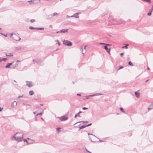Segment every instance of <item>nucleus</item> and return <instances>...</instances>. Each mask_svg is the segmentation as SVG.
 Instances as JSON below:
<instances>
[{
	"mask_svg": "<svg viewBox=\"0 0 153 153\" xmlns=\"http://www.w3.org/2000/svg\"><path fill=\"white\" fill-rule=\"evenodd\" d=\"M23 135L24 134H22L17 133L15 134V135L13 136V138H14L17 141L20 142L22 141L23 137Z\"/></svg>",
	"mask_w": 153,
	"mask_h": 153,
	"instance_id": "obj_1",
	"label": "nucleus"
},
{
	"mask_svg": "<svg viewBox=\"0 0 153 153\" xmlns=\"http://www.w3.org/2000/svg\"><path fill=\"white\" fill-rule=\"evenodd\" d=\"M10 37L13 38L14 40L17 41H19L21 40V38L15 34L11 33Z\"/></svg>",
	"mask_w": 153,
	"mask_h": 153,
	"instance_id": "obj_2",
	"label": "nucleus"
},
{
	"mask_svg": "<svg viewBox=\"0 0 153 153\" xmlns=\"http://www.w3.org/2000/svg\"><path fill=\"white\" fill-rule=\"evenodd\" d=\"M63 42L64 44L69 46H71L72 45V42L68 40H64Z\"/></svg>",
	"mask_w": 153,
	"mask_h": 153,
	"instance_id": "obj_3",
	"label": "nucleus"
},
{
	"mask_svg": "<svg viewBox=\"0 0 153 153\" xmlns=\"http://www.w3.org/2000/svg\"><path fill=\"white\" fill-rule=\"evenodd\" d=\"M58 118L62 121L66 120L68 119V117L65 115L59 117Z\"/></svg>",
	"mask_w": 153,
	"mask_h": 153,
	"instance_id": "obj_4",
	"label": "nucleus"
},
{
	"mask_svg": "<svg viewBox=\"0 0 153 153\" xmlns=\"http://www.w3.org/2000/svg\"><path fill=\"white\" fill-rule=\"evenodd\" d=\"M17 105L16 102L14 101L11 104V106L12 108H15Z\"/></svg>",
	"mask_w": 153,
	"mask_h": 153,
	"instance_id": "obj_5",
	"label": "nucleus"
},
{
	"mask_svg": "<svg viewBox=\"0 0 153 153\" xmlns=\"http://www.w3.org/2000/svg\"><path fill=\"white\" fill-rule=\"evenodd\" d=\"M27 85L29 87H31L33 86V85L31 82L26 81Z\"/></svg>",
	"mask_w": 153,
	"mask_h": 153,
	"instance_id": "obj_6",
	"label": "nucleus"
},
{
	"mask_svg": "<svg viewBox=\"0 0 153 153\" xmlns=\"http://www.w3.org/2000/svg\"><path fill=\"white\" fill-rule=\"evenodd\" d=\"M153 10V5L152 6V8L150 9L149 11V13H148L147 14V15L148 16H150L151 15L152 12Z\"/></svg>",
	"mask_w": 153,
	"mask_h": 153,
	"instance_id": "obj_7",
	"label": "nucleus"
},
{
	"mask_svg": "<svg viewBox=\"0 0 153 153\" xmlns=\"http://www.w3.org/2000/svg\"><path fill=\"white\" fill-rule=\"evenodd\" d=\"M68 30V29H63L60 30L59 31V32H60V33H66V32H67Z\"/></svg>",
	"mask_w": 153,
	"mask_h": 153,
	"instance_id": "obj_8",
	"label": "nucleus"
},
{
	"mask_svg": "<svg viewBox=\"0 0 153 153\" xmlns=\"http://www.w3.org/2000/svg\"><path fill=\"white\" fill-rule=\"evenodd\" d=\"M86 46H85V47H84V49L85 50V51H83V47H82V46H81V47H80V49H81V50H82V53L83 54H84V53H85V52H86V50H85V48H86Z\"/></svg>",
	"mask_w": 153,
	"mask_h": 153,
	"instance_id": "obj_9",
	"label": "nucleus"
},
{
	"mask_svg": "<svg viewBox=\"0 0 153 153\" xmlns=\"http://www.w3.org/2000/svg\"><path fill=\"white\" fill-rule=\"evenodd\" d=\"M105 49L106 50V51L108 53H110V48H108L107 46H104Z\"/></svg>",
	"mask_w": 153,
	"mask_h": 153,
	"instance_id": "obj_10",
	"label": "nucleus"
},
{
	"mask_svg": "<svg viewBox=\"0 0 153 153\" xmlns=\"http://www.w3.org/2000/svg\"><path fill=\"white\" fill-rule=\"evenodd\" d=\"M102 94L100 93H96L95 94H94L93 95H89L88 96V97H93V96H97L98 95H102Z\"/></svg>",
	"mask_w": 153,
	"mask_h": 153,
	"instance_id": "obj_11",
	"label": "nucleus"
},
{
	"mask_svg": "<svg viewBox=\"0 0 153 153\" xmlns=\"http://www.w3.org/2000/svg\"><path fill=\"white\" fill-rule=\"evenodd\" d=\"M33 4H36L39 3L40 2V0H33Z\"/></svg>",
	"mask_w": 153,
	"mask_h": 153,
	"instance_id": "obj_12",
	"label": "nucleus"
},
{
	"mask_svg": "<svg viewBox=\"0 0 153 153\" xmlns=\"http://www.w3.org/2000/svg\"><path fill=\"white\" fill-rule=\"evenodd\" d=\"M135 94L136 97H137L139 98L140 97V93H138L136 91L135 92Z\"/></svg>",
	"mask_w": 153,
	"mask_h": 153,
	"instance_id": "obj_13",
	"label": "nucleus"
},
{
	"mask_svg": "<svg viewBox=\"0 0 153 153\" xmlns=\"http://www.w3.org/2000/svg\"><path fill=\"white\" fill-rule=\"evenodd\" d=\"M149 110H151L153 109V103L151 104L149 106L148 108Z\"/></svg>",
	"mask_w": 153,
	"mask_h": 153,
	"instance_id": "obj_14",
	"label": "nucleus"
},
{
	"mask_svg": "<svg viewBox=\"0 0 153 153\" xmlns=\"http://www.w3.org/2000/svg\"><path fill=\"white\" fill-rule=\"evenodd\" d=\"M71 17H75L76 18H79V16H78L75 13L74 14V15L71 16Z\"/></svg>",
	"mask_w": 153,
	"mask_h": 153,
	"instance_id": "obj_15",
	"label": "nucleus"
},
{
	"mask_svg": "<svg viewBox=\"0 0 153 153\" xmlns=\"http://www.w3.org/2000/svg\"><path fill=\"white\" fill-rule=\"evenodd\" d=\"M6 56H13V55L11 53H6Z\"/></svg>",
	"mask_w": 153,
	"mask_h": 153,
	"instance_id": "obj_16",
	"label": "nucleus"
},
{
	"mask_svg": "<svg viewBox=\"0 0 153 153\" xmlns=\"http://www.w3.org/2000/svg\"><path fill=\"white\" fill-rule=\"evenodd\" d=\"M85 127H86V126H85V125H82V126H80L79 127V130H80L82 128H85Z\"/></svg>",
	"mask_w": 153,
	"mask_h": 153,
	"instance_id": "obj_17",
	"label": "nucleus"
},
{
	"mask_svg": "<svg viewBox=\"0 0 153 153\" xmlns=\"http://www.w3.org/2000/svg\"><path fill=\"white\" fill-rule=\"evenodd\" d=\"M81 122H83V123H87L88 122L87 121H79V122H78L76 123H75L74 124V126L76 127V126H75V125H76V124H77V123H80Z\"/></svg>",
	"mask_w": 153,
	"mask_h": 153,
	"instance_id": "obj_18",
	"label": "nucleus"
},
{
	"mask_svg": "<svg viewBox=\"0 0 153 153\" xmlns=\"http://www.w3.org/2000/svg\"><path fill=\"white\" fill-rule=\"evenodd\" d=\"M18 66V64H17V63H16L14 65H13V66H12V68H15L16 67H17V66Z\"/></svg>",
	"mask_w": 153,
	"mask_h": 153,
	"instance_id": "obj_19",
	"label": "nucleus"
},
{
	"mask_svg": "<svg viewBox=\"0 0 153 153\" xmlns=\"http://www.w3.org/2000/svg\"><path fill=\"white\" fill-rule=\"evenodd\" d=\"M37 27H35L32 26H30L29 28L30 29L35 30L37 29Z\"/></svg>",
	"mask_w": 153,
	"mask_h": 153,
	"instance_id": "obj_20",
	"label": "nucleus"
},
{
	"mask_svg": "<svg viewBox=\"0 0 153 153\" xmlns=\"http://www.w3.org/2000/svg\"><path fill=\"white\" fill-rule=\"evenodd\" d=\"M34 92L33 91H29V94L30 95H32L33 94Z\"/></svg>",
	"mask_w": 153,
	"mask_h": 153,
	"instance_id": "obj_21",
	"label": "nucleus"
},
{
	"mask_svg": "<svg viewBox=\"0 0 153 153\" xmlns=\"http://www.w3.org/2000/svg\"><path fill=\"white\" fill-rule=\"evenodd\" d=\"M120 110L121 111L123 112L124 113H125V111H124L123 109L122 108H120Z\"/></svg>",
	"mask_w": 153,
	"mask_h": 153,
	"instance_id": "obj_22",
	"label": "nucleus"
},
{
	"mask_svg": "<svg viewBox=\"0 0 153 153\" xmlns=\"http://www.w3.org/2000/svg\"><path fill=\"white\" fill-rule=\"evenodd\" d=\"M120 22L117 23V24H120L122 23L123 22V19H120Z\"/></svg>",
	"mask_w": 153,
	"mask_h": 153,
	"instance_id": "obj_23",
	"label": "nucleus"
},
{
	"mask_svg": "<svg viewBox=\"0 0 153 153\" xmlns=\"http://www.w3.org/2000/svg\"><path fill=\"white\" fill-rule=\"evenodd\" d=\"M80 117L79 114L78 113L77 114H76V115H75L74 117H75V118H76V117Z\"/></svg>",
	"mask_w": 153,
	"mask_h": 153,
	"instance_id": "obj_24",
	"label": "nucleus"
},
{
	"mask_svg": "<svg viewBox=\"0 0 153 153\" xmlns=\"http://www.w3.org/2000/svg\"><path fill=\"white\" fill-rule=\"evenodd\" d=\"M5 67L6 68H10V66L9 65V64L8 63L7 64V65L5 66Z\"/></svg>",
	"mask_w": 153,
	"mask_h": 153,
	"instance_id": "obj_25",
	"label": "nucleus"
},
{
	"mask_svg": "<svg viewBox=\"0 0 153 153\" xmlns=\"http://www.w3.org/2000/svg\"><path fill=\"white\" fill-rule=\"evenodd\" d=\"M128 65H131V66H133L134 65H133V64L132 63V62L130 61L128 62Z\"/></svg>",
	"mask_w": 153,
	"mask_h": 153,
	"instance_id": "obj_26",
	"label": "nucleus"
},
{
	"mask_svg": "<svg viewBox=\"0 0 153 153\" xmlns=\"http://www.w3.org/2000/svg\"><path fill=\"white\" fill-rule=\"evenodd\" d=\"M37 30H44V28L43 27H37Z\"/></svg>",
	"mask_w": 153,
	"mask_h": 153,
	"instance_id": "obj_27",
	"label": "nucleus"
},
{
	"mask_svg": "<svg viewBox=\"0 0 153 153\" xmlns=\"http://www.w3.org/2000/svg\"><path fill=\"white\" fill-rule=\"evenodd\" d=\"M58 15V14L56 13H53V16H56L57 15Z\"/></svg>",
	"mask_w": 153,
	"mask_h": 153,
	"instance_id": "obj_28",
	"label": "nucleus"
},
{
	"mask_svg": "<svg viewBox=\"0 0 153 153\" xmlns=\"http://www.w3.org/2000/svg\"><path fill=\"white\" fill-rule=\"evenodd\" d=\"M143 1H146L147 2L150 3L151 2L150 0H142Z\"/></svg>",
	"mask_w": 153,
	"mask_h": 153,
	"instance_id": "obj_29",
	"label": "nucleus"
},
{
	"mask_svg": "<svg viewBox=\"0 0 153 153\" xmlns=\"http://www.w3.org/2000/svg\"><path fill=\"white\" fill-rule=\"evenodd\" d=\"M53 16L52 14L48 16V17L49 18H52Z\"/></svg>",
	"mask_w": 153,
	"mask_h": 153,
	"instance_id": "obj_30",
	"label": "nucleus"
},
{
	"mask_svg": "<svg viewBox=\"0 0 153 153\" xmlns=\"http://www.w3.org/2000/svg\"><path fill=\"white\" fill-rule=\"evenodd\" d=\"M30 21L31 22H33L35 21V20L34 19H32L30 20Z\"/></svg>",
	"mask_w": 153,
	"mask_h": 153,
	"instance_id": "obj_31",
	"label": "nucleus"
},
{
	"mask_svg": "<svg viewBox=\"0 0 153 153\" xmlns=\"http://www.w3.org/2000/svg\"><path fill=\"white\" fill-rule=\"evenodd\" d=\"M14 63V62H13L12 63H8L9 64V65L10 66L12 65Z\"/></svg>",
	"mask_w": 153,
	"mask_h": 153,
	"instance_id": "obj_32",
	"label": "nucleus"
},
{
	"mask_svg": "<svg viewBox=\"0 0 153 153\" xmlns=\"http://www.w3.org/2000/svg\"><path fill=\"white\" fill-rule=\"evenodd\" d=\"M2 59V61H5L7 60V59L6 58H4Z\"/></svg>",
	"mask_w": 153,
	"mask_h": 153,
	"instance_id": "obj_33",
	"label": "nucleus"
},
{
	"mask_svg": "<svg viewBox=\"0 0 153 153\" xmlns=\"http://www.w3.org/2000/svg\"><path fill=\"white\" fill-rule=\"evenodd\" d=\"M91 125H92V123H91L88 125H85V126H86V127H87V126H91Z\"/></svg>",
	"mask_w": 153,
	"mask_h": 153,
	"instance_id": "obj_34",
	"label": "nucleus"
},
{
	"mask_svg": "<svg viewBox=\"0 0 153 153\" xmlns=\"http://www.w3.org/2000/svg\"><path fill=\"white\" fill-rule=\"evenodd\" d=\"M82 109L84 110H85L88 109V108H87L83 107L82 108Z\"/></svg>",
	"mask_w": 153,
	"mask_h": 153,
	"instance_id": "obj_35",
	"label": "nucleus"
},
{
	"mask_svg": "<svg viewBox=\"0 0 153 153\" xmlns=\"http://www.w3.org/2000/svg\"><path fill=\"white\" fill-rule=\"evenodd\" d=\"M123 68V66H121L119 67V68L118 70L120 69H122V68Z\"/></svg>",
	"mask_w": 153,
	"mask_h": 153,
	"instance_id": "obj_36",
	"label": "nucleus"
},
{
	"mask_svg": "<svg viewBox=\"0 0 153 153\" xmlns=\"http://www.w3.org/2000/svg\"><path fill=\"white\" fill-rule=\"evenodd\" d=\"M128 45V44L126 45L125 46V47L126 49H127L128 48L127 46Z\"/></svg>",
	"mask_w": 153,
	"mask_h": 153,
	"instance_id": "obj_37",
	"label": "nucleus"
},
{
	"mask_svg": "<svg viewBox=\"0 0 153 153\" xmlns=\"http://www.w3.org/2000/svg\"><path fill=\"white\" fill-rule=\"evenodd\" d=\"M100 44L102 45H105V43H100Z\"/></svg>",
	"mask_w": 153,
	"mask_h": 153,
	"instance_id": "obj_38",
	"label": "nucleus"
},
{
	"mask_svg": "<svg viewBox=\"0 0 153 153\" xmlns=\"http://www.w3.org/2000/svg\"><path fill=\"white\" fill-rule=\"evenodd\" d=\"M88 135H90H90H92V136H94V137H96L97 138V137H96L95 135H94V134H90L88 133Z\"/></svg>",
	"mask_w": 153,
	"mask_h": 153,
	"instance_id": "obj_39",
	"label": "nucleus"
},
{
	"mask_svg": "<svg viewBox=\"0 0 153 153\" xmlns=\"http://www.w3.org/2000/svg\"><path fill=\"white\" fill-rule=\"evenodd\" d=\"M33 0H31L30 1H28V2H32V3L33 4V1H33Z\"/></svg>",
	"mask_w": 153,
	"mask_h": 153,
	"instance_id": "obj_40",
	"label": "nucleus"
},
{
	"mask_svg": "<svg viewBox=\"0 0 153 153\" xmlns=\"http://www.w3.org/2000/svg\"><path fill=\"white\" fill-rule=\"evenodd\" d=\"M56 41L57 42V43L59 45H60V44L59 42V41H58V40H57Z\"/></svg>",
	"mask_w": 153,
	"mask_h": 153,
	"instance_id": "obj_41",
	"label": "nucleus"
},
{
	"mask_svg": "<svg viewBox=\"0 0 153 153\" xmlns=\"http://www.w3.org/2000/svg\"><path fill=\"white\" fill-rule=\"evenodd\" d=\"M123 53H121L120 55L122 57H123Z\"/></svg>",
	"mask_w": 153,
	"mask_h": 153,
	"instance_id": "obj_42",
	"label": "nucleus"
},
{
	"mask_svg": "<svg viewBox=\"0 0 153 153\" xmlns=\"http://www.w3.org/2000/svg\"><path fill=\"white\" fill-rule=\"evenodd\" d=\"M23 140L24 142H27V143H28V142H27V140H26L25 139H23Z\"/></svg>",
	"mask_w": 153,
	"mask_h": 153,
	"instance_id": "obj_43",
	"label": "nucleus"
},
{
	"mask_svg": "<svg viewBox=\"0 0 153 153\" xmlns=\"http://www.w3.org/2000/svg\"><path fill=\"white\" fill-rule=\"evenodd\" d=\"M60 129H61V128H56V130H59Z\"/></svg>",
	"mask_w": 153,
	"mask_h": 153,
	"instance_id": "obj_44",
	"label": "nucleus"
},
{
	"mask_svg": "<svg viewBox=\"0 0 153 153\" xmlns=\"http://www.w3.org/2000/svg\"><path fill=\"white\" fill-rule=\"evenodd\" d=\"M43 112H42L41 113H39V115H42V114Z\"/></svg>",
	"mask_w": 153,
	"mask_h": 153,
	"instance_id": "obj_45",
	"label": "nucleus"
},
{
	"mask_svg": "<svg viewBox=\"0 0 153 153\" xmlns=\"http://www.w3.org/2000/svg\"><path fill=\"white\" fill-rule=\"evenodd\" d=\"M105 45H106L107 46H110L111 45L108 44H105Z\"/></svg>",
	"mask_w": 153,
	"mask_h": 153,
	"instance_id": "obj_46",
	"label": "nucleus"
},
{
	"mask_svg": "<svg viewBox=\"0 0 153 153\" xmlns=\"http://www.w3.org/2000/svg\"><path fill=\"white\" fill-rule=\"evenodd\" d=\"M36 60H34V59H33V62H37L36 61Z\"/></svg>",
	"mask_w": 153,
	"mask_h": 153,
	"instance_id": "obj_47",
	"label": "nucleus"
},
{
	"mask_svg": "<svg viewBox=\"0 0 153 153\" xmlns=\"http://www.w3.org/2000/svg\"><path fill=\"white\" fill-rule=\"evenodd\" d=\"M77 95L78 96H81V94H77Z\"/></svg>",
	"mask_w": 153,
	"mask_h": 153,
	"instance_id": "obj_48",
	"label": "nucleus"
},
{
	"mask_svg": "<svg viewBox=\"0 0 153 153\" xmlns=\"http://www.w3.org/2000/svg\"><path fill=\"white\" fill-rule=\"evenodd\" d=\"M3 109V108H0V111H1Z\"/></svg>",
	"mask_w": 153,
	"mask_h": 153,
	"instance_id": "obj_49",
	"label": "nucleus"
},
{
	"mask_svg": "<svg viewBox=\"0 0 153 153\" xmlns=\"http://www.w3.org/2000/svg\"><path fill=\"white\" fill-rule=\"evenodd\" d=\"M78 16V15L79 14H80V13H75Z\"/></svg>",
	"mask_w": 153,
	"mask_h": 153,
	"instance_id": "obj_50",
	"label": "nucleus"
},
{
	"mask_svg": "<svg viewBox=\"0 0 153 153\" xmlns=\"http://www.w3.org/2000/svg\"><path fill=\"white\" fill-rule=\"evenodd\" d=\"M70 17V16H68V15H67V16H66V17H67V18H69Z\"/></svg>",
	"mask_w": 153,
	"mask_h": 153,
	"instance_id": "obj_51",
	"label": "nucleus"
},
{
	"mask_svg": "<svg viewBox=\"0 0 153 153\" xmlns=\"http://www.w3.org/2000/svg\"><path fill=\"white\" fill-rule=\"evenodd\" d=\"M20 61L19 60H17L16 61V62H20Z\"/></svg>",
	"mask_w": 153,
	"mask_h": 153,
	"instance_id": "obj_52",
	"label": "nucleus"
},
{
	"mask_svg": "<svg viewBox=\"0 0 153 153\" xmlns=\"http://www.w3.org/2000/svg\"><path fill=\"white\" fill-rule=\"evenodd\" d=\"M82 113V112L81 111H79V112L78 113L80 114L81 113Z\"/></svg>",
	"mask_w": 153,
	"mask_h": 153,
	"instance_id": "obj_53",
	"label": "nucleus"
},
{
	"mask_svg": "<svg viewBox=\"0 0 153 153\" xmlns=\"http://www.w3.org/2000/svg\"><path fill=\"white\" fill-rule=\"evenodd\" d=\"M2 34L5 37H7V35H4V34Z\"/></svg>",
	"mask_w": 153,
	"mask_h": 153,
	"instance_id": "obj_54",
	"label": "nucleus"
},
{
	"mask_svg": "<svg viewBox=\"0 0 153 153\" xmlns=\"http://www.w3.org/2000/svg\"><path fill=\"white\" fill-rule=\"evenodd\" d=\"M2 61V59H0V62H1Z\"/></svg>",
	"mask_w": 153,
	"mask_h": 153,
	"instance_id": "obj_55",
	"label": "nucleus"
},
{
	"mask_svg": "<svg viewBox=\"0 0 153 153\" xmlns=\"http://www.w3.org/2000/svg\"><path fill=\"white\" fill-rule=\"evenodd\" d=\"M33 113L34 114H35L36 113V112H33Z\"/></svg>",
	"mask_w": 153,
	"mask_h": 153,
	"instance_id": "obj_56",
	"label": "nucleus"
},
{
	"mask_svg": "<svg viewBox=\"0 0 153 153\" xmlns=\"http://www.w3.org/2000/svg\"><path fill=\"white\" fill-rule=\"evenodd\" d=\"M147 69L149 70V67H148L147 68Z\"/></svg>",
	"mask_w": 153,
	"mask_h": 153,
	"instance_id": "obj_57",
	"label": "nucleus"
},
{
	"mask_svg": "<svg viewBox=\"0 0 153 153\" xmlns=\"http://www.w3.org/2000/svg\"><path fill=\"white\" fill-rule=\"evenodd\" d=\"M59 32L60 33V32H59V31H58L56 33H59Z\"/></svg>",
	"mask_w": 153,
	"mask_h": 153,
	"instance_id": "obj_58",
	"label": "nucleus"
},
{
	"mask_svg": "<svg viewBox=\"0 0 153 153\" xmlns=\"http://www.w3.org/2000/svg\"><path fill=\"white\" fill-rule=\"evenodd\" d=\"M20 134H18V136H19V137H20Z\"/></svg>",
	"mask_w": 153,
	"mask_h": 153,
	"instance_id": "obj_59",
	"label": "nucleus"
},
{
	"mask_svg": "<svg viewBox=\"0 0 153 153\" xmlns=\"http://www.w3.org/2000/svg\"><path fill=\"white\" fill-rule=\"evenodd\" d=\"M148 80H146V82H147L148 81Z\"/></svg>",
	"mask_w": 153,
	"mask_h": 153,
	"instance_id": "obj_60",
	"label": "nucleus"
},
{
	"mask_svg": "<svg viewBox=\"0 0 153 153\" xmlns=\"http://www.w3.org/2000/svg\"><path fill=\"white\" fill-rule=\"evenodd\" d=\"M21 97V96H19L18 97V98H19Z\"/></svg>",
	"mask_w": 153,
	"mask_h": 153,
	"instance_id": "obj_61",
	"label": "nucleus"
},
{
	"mask_svg": "<svg viewBox=\"0 0 153 153\" xmlns=\"http://www.w3.org/2000/svg\"><path fill=\"white\" fill-rule=\"evenodd\" d=\"M39 115V114H37L36 115V116H38V115Z\"/></svg>",
	"mask_w": 153,
	"mask_h": 153,
	"instance_id": "obj_62",
	"label": "nucleus"
},
{
	"mask_svg": "<svg viewBox=\"0 0 153 153\" xmlns=\"http://www.w3.org/2000/svg\"><path fill=\"white\" fill-rule=\"evenodd\" d=\"M100 142H102V140H100Z\"/></svg>",
	"mask_w": 153,
	"mask_h": 153,
	"instance_id": "obj_63",
	"label": "nucleus"
},
{
	"mask_svg": "<svg viewBox=\"0 0 153 153\" xmlns=\"http://www.w3.org/2000/svg\"><path fill=\"white\" fill-rule=\"evenodd\" d=\"M125 48V46H123L122 47V48Z\"/></svg>",
	"mask_w": 153,
	"mask_h": 153,
	"instance_id": "obj_64",
	"label": "nucleus"
}]
</instances>
